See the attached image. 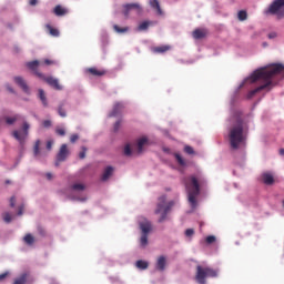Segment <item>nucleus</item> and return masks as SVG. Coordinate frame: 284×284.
<instances>
[{"label": "nucleus", "mask_w": 284, "mask_h": 284, "mask_svg": "<svg viewBox=\"0 0 284 284\" xmlns=\"http://www.w3.org/2000/svg\"><path fill=\"white\" fill-rule=\"evenodd\" d=\"M276 77L284 79V65L281 63H274L268 67L255 70L248 78L244 80V83H256V81H263V84L251 90L247 93L246 99L256 97V94L262 92V90H267V92H270V90H272L274 87L272 79H276Z\"/></svg>", "instance_id": "obj_1"}, {"label": "nucleus", "mask_w": 284, "mask_h": 284, "mask_svg": "<svg viewBox=\"0 0 284 284\" xmlns=\"http://www.w3.org/2000/svg\"><path fill=\"white\" fill-rule=\"evenodd\" d=\"M247 124L243 121V118H235V124H233L229 131V141L232 150H239L241 145H245L247 141Z\"/></svg>", "instance_id": "obj_2"}, {"label": "nucleus", "mask_w": 284, "mask_h": 284, "mask_svg": "<svg viewBox=\"0 0 284 284\" xmlns=\"http://www.w3.org/2000/svg\"><path fill=\"white\" fill-rule=\"evenodd\" d=\"M184 185L187 194V201L192 207V210H196L199 207V194H201V184L199 183V179L194 175H190L184 179Z\"/></svg>", "instance_id": "obj_3"}, {"label": "nucleus", "mask_w": 284, "mask_h": 284, "mask_svg": "<svg viewBox=\"0 0 284 284\" xmlns=\"http://www.w3.org/2000/svg\"><path fill=\"white\" fill-rule=\"evenodd\" d=\"M174 207V201L168 202V197L165 195H161L158 199L156 209L154 211L155 214H160L158 222L163 223L168 221V213L172 211Z\"/></svg>", "instance_id": "obj_4"}, {"label": "nucleus", "mask_w": 284, "mask_h": 284, "mask_svg": "<svg viewBox=\"0 0 284 284\" xmlns=\"http://www.w3.org/2000/svg\"><path fill=\"white\" fill-rule=\"evenodd\" d=\"M219 272L211 267L196 266L195 281L199 284H205L206 278H216Z\"/></svg>", "instance_id": "obj_5"}, {"label": "nucleus", "mask_w": 284, "mask_h": 284, "mask_svg": "<svg viewBox=\"0 0 284 284\" xmlns=\"http://www.w3.org/2000/svg\"><path fill=\"white\" fill-rule=\"evenodd\" d=\"M29 134H30V123L26 121L22 123L21 130H14L11 133L13 139H16V141L19 142L22 148L23 145H26V140L28 139Z\"/></svg>", "instance_id": "obj_6"}, {"label": "nucleus", "mask_w": 284, "mask_h": 284, "mask_svg": "<svg viewBox=\"0 0 284 284\" xmlns=\"http://www.w3.org/2000/svg\"><path fill=\"white\" fill-rule=\"evenodd\" d=\"M139 226L142 232L140 244L142 245V247H145V245H148V234L152 232V222L143 219L139 222Z\"/></svg>", "instance_id": "obj_7"}, {"label": "nucleus", "mask_w": 284, "mask_h": 284, "mask_svg": "<svg viewBox=\"0 0 284 284\" xmlns=\"http://www.w3.org/2000/svg\"><path fill=\"white\" fill-rule=\"evenodd\" d=\"M265 14H276L277 19H284V0H274Z\"/></svg>", "instance_id": "obj_8"}, {"label": "nucleus", "mask_w": 284, "mask_h": 284, "mask_svg": "<svg viewBox=\"0 0 284 284\" xmlns=\"http://www.w3.org/2000/svg\"><path fill=\"white\" fill-rule=\"evenodd\" d=\"M68 156H70V150H68V144H62L57 154L55 168H59V163H63V161H65Z\"/></svg>", "instance_id": "obj_9"}, {"label": "nucleus", "mask_w": 284, "mask_h": 284, "mask_svg": "<svg viewBox=\"0 0 284 284\" xmlns=\"http://www.w3.org/2000/svg\"><path fill=\"white\" fill-rule=\"evenodd\" d=\"M27 68H29V70H31L37 77H39V79H43V73L39 72V68H41L43 65L42 62L38 61V60H33L31 62H27Z\"/></svg>", "instance_id": "obj_10"}, {"label": "nucleus", "mask_w": 284, "mask_h": 284, "mask_svg": "<svg viewBox=\"0 0 284 284\" xmlns=\"http://www.w3.org/2000/svg\"><path fill=\"white\" fill-rule=\"evenodd\" d=\"M40 79L45 81V83H48V85L53 88V90H59V91L63 90V85L59 84V79L57 78L43 75V78H40Z\"/></svg>", "instance_id": "obj_11"}, {"label": "nucleus", "mask_w": 284, "mask_h": 284, "mask_svg": "<svg viewBox=\"0 0 284 284\" xmlns=\"http://www.w3.org/2000/svg\"><path fill=\"white\" fill-rule=\"evenodd\" d=\"M131 10H136L138 14H141V12H143V9L141 8V4H139V3H128V4H124V11H123L124 17H130V11Z\"/></svg>", "instance_id": "obj_12"}, {"label": "nucleus", "mask_w": 284, "mask_h": 284, "mask_svg": "<svg viewBox=\"0 0 284 284\" xmlns=\"http://www.w3.org/2000/svg\"><path fill=\"white\" fill-rule=\"evenodd\" d=\"M165 267H168V258L161 255L156 260L155 270H158V272H165Z\"/></svg>", "instance_id": "obj_13"}, {"label": "nucleus", "mask_w": 284, "mask_h": 284, "mask_svg": "<svg viewBox=\"0 0 284 284\" xmlns=\"http://www.w3.org/2000/svg\"><path fill=\"white\" fill-rule=\"evenodd\" d=\"M13 81L14 83H17V85H19V88H21L23 92H26V94H30V87H28V83L26 82V80H23V78L14 77Z\"/></svg>", "instance_id": "obj_14"}, {"label": "nucleus", "mask_w": 284, "mask_h": 284, "mask_svg": "<svg viewBox=\"0 0 284 284\" xmlns=\"http://www.w3.org/2000/svg\"><path fill=\"white\" fill-rule=\"evenodd\" d=\"M125 108V105H123V103L121 102H116L114 105H113V109L112 111L109 113V116L112 118V116H119V114H121V112H123V109Z\"/></svg>", "instance_id": "obj_15"}, {"label": "nucleus", "mask_w": 284, "mask_h": 284, "mask_svg": "<svg viewBox=\"0 0 284 284\" xmlns=\"http://www.w3.org/2000/svg\"><path fill=\"white\" fill-rule=\"evenodd\" d=\"M21 119V114H14L13 116H4L2 119H0V123H2L4 121V123H7V125H14V123H17V121H20Z\"/></svg>", "instance_id": "obj_16"}, {"label": "nucleus", "mask_w": 284, "mask_h": 284, "mask_svg": "<svg viewBox=\"0 0 284 284\" xmlns=\"http://www.w3.org/2000/svg\"><path fill=\"white\" fill-rule=\"evenodd\" d=\"M169 50H172V47L170 44L152 48V52H154V54H165V52H169Z\"/></svg>", "instance_id": "obj_17"}, {"label": "nucleus", "mask_w": 284, "mask_h": 284, "mask_svg": "<svg viewBox=\"0 0 284 284\" xmlns=\"http://www.w3.org/2000/svg\"><path fill=\"white\" fill-rule=\"evenodd\" d=\"M193 39H205L207 31L205 29H195L192 33Z\"/></svg>", "instance_id": "obj_18"}, {"label": "nucleus", "mask_w": 284, "mask_h": 284, "mask_svg": "<svg viewBox=\"0 0 284 284\" xmlns=\"http://www.w3.org/2000/svg\"><path fill=\"white\" fill-rule=\"evenodd\" d=\"M53 12H54L55 17H65V14H68V9L61 7V4H58L53 9Z\"/></svg>", "instance_id": "obj_19"}, {"label": "nucleus", "mask_w": 284, "mask_h": 284, "mask_svg": "<svg viewBox=\"0 0 284 284\" xmlns=\"http://www.w3.org/2000/svg\"><path fill=\"white\" fill-rule=\"evenodd\" d=\"M150 26H156V21H148V20L143 21L139 24L138 30L140 32H143V31L148 30V28H150Z\"/></svg>", "instance_id": "obj_20"}, {"label": "nucleus", "mask_w": 284, "mask_h": 284, "mask_svg": "<svg viewBox=\"0 0 284 284\" xmlns=\"http://www.w3.org/2000/svg\"><path fill=\"white\" fill-rule=\"evenodd\" d=\"M112 174H114V168L112 166H106L104 169V172L101 176V181H108V179H110V176H112Z\"/></svg>", "instance_id": "obj_21"}, {"label": "nucleus", "mask_w": 284, "mask_h": 284, "mask_svg": "<svg viewBox=\"0 0 284 284\" xmlns=\"http://www.w3.org/2000/svg\"><path fill=\"white\" fill-rule=\"evenodd\" d=\"M150 6L153 8V10H156V13L161 17L163 16V9H161V4L159 3V0H150Z\"/></svg>", "instance_id": "obj_22"}, {"label": "nucleus", "mask_w": 284, "mask_h": 284, "mask_svg": "<svg viewBox=\"0 0 284 284\" xmlns=\"http://www.w3.org/2000/svg\"><path fill=\"white\" fill-rule=\"evenodd\" d=\"M262 181L265 185H272L274 183V175L271 173H263Z\"/></svg>", "instance_id": "obj_23"}, {"label": "nucleus", "mask_w": 284, "mask_h": 284, "mask_svg": "<svg viewBox=\"0 0 284 284\" xmlns=\"http://www.w3.org/2000/svg\"><path fill=\"white\" fill-rule=\"evenodd\" d=\"M87 72H89V74H92V77H103L105 74L104 70H99L97 68H89L87 69Z\"/></svg>", "instance_id": "obj_24"}, {"label": "nucleus", "mask_w": 284, "mask_h": 284, "mask_svg": "<svg viewBox=\"0 0 284 284\" xmlns=\"http://www.w3.org/2000/svg\"><path fill=\"white\" fill-rule=\"evenodd\" d=\"M38 94L40 101L42 102V105H44V108H48V98L45 97V91H43V89H39Z\"/></svg>", "instance_id": "obj_25"}, {"label": "nucleus", "mask_w": 284, "mask_h": 284, "mask_svg": "<svg viewBox=\"0 0 284 284\" xmlns=\"http://www.w3.org/2000/svg\"><path fill=\"white\" fill-rule=\"evenodd\" d=\"M148 145V138H141L138 140V154L143 152V146Z\"/></svg>", "instance_id": "obj_26"}, {"label": "nucleus", "mask_w": 284, "mask_h": 284, "mask_svg": "<svg viewBox=\"0 0 284 284\" xmlns=\"http://www.w3.org/2000/svg\"><path fill=\"white\" fill-rule=\"evenodd\" d=\"M135 267H138V270H148L150 263L148 261L139 260L135 262Z\"/></svg>", "instance_id": "obj_27"}, {"label": "nucleus", "mask_w": 284, "mask_h": 284, "mask_svg": "<svg viewBox=\"0 0 284 284\" xmlns=\"http://www.w3.org/2000/svg\"><path fill=\"white\" fill-rule=\"evenodd\" d=\"M45 28L51 37H59L60 34L59 29H55L50 24H47Z\"/></svg>", "instance_id": "obj_28"}, {"label": "nucleus", "mask_w": 284, "mask_h": 284, "mask_svg": "<svg viewBox=\"0 0 284 284\" xmlns=\"http://www.w3.org/2000/svg\"><path fill=\"white\" fill-rule=\"evenodd\" d=\"M28 281V274L23 273L20 277L16 278L13 284H26Z\"/></svg>", "instance_id": "obj_29"}, {"label": "nucleus", "mask_w": 284, "mask_h": 284, "mask_svg": "<svg viewBox=\"0 0 284 284\" xmlns=\"http://www.w3.org/2000/svg\"><path fill=\"white\" fill-rule=\"evenodd\" d=\"M23 241L27 245H33L34 243V235L28 233L27 235H24Z\"/></svg>", "instance_id": "obj_30"}, {"label": "nucleus", "mask_w": 284, "mask_h": 284, "mask_svg": "<svg viewBox=\"0 0 284 284\" xmlns=\"http://www.w3.org/2000/svg\"><path fill=\"white\" fill-rule=\"evenodd\" d=\"M40 148H41V140H37L33 146L34 156H39V154H41Z\"/></svg>", "instance_id": "obj_31"}, {"label": "nucleus", "mask_w": 284, "mask_h": 284, "mask_svg": "<svg viewBox=\"0 0 284 284\" xmlns=\"http://www.w3.org/2000/svg\"><path fill=\"white\" fill-rule=\"evenodd\" d=\"M71 190H74L75 192H83V190H85V186L81 183H75L71 186Z\"/></svg>", "instance_id": "obj_32"}, {"label": "nucleus", "mask_w": 284, "mask_h": 284, "mask_svg": "<svg viewBox=\"0 0 284 284\" xmlns=\"http://www.w3.org/2000/svg\"><path fill=\"white\" fill-rule=\"evenodd\" d=\"M237 19H239L240 21H245V20H247V11H245V10L239 11V13H237Z\"/></svg>", "instance_id": "obj_33"}, {"label": "nucleus", "mask_w": 284, "mask_h": 284, "mask_svg": "<svg viewBox=\"0 0 284 284\" xmlns=\"http://www.w3.org/2000/svg\"><path fill=\"white\" fill-rule=\"evenodd\" d=\"M215 242H216V236H214V235H209L205 237V243L207 245H213V243H215Z\"/></svg>", "instance_id": "obj_34"}, {"label": "nucleus", "mask_w": 284, "mask_h": 284, "mask_svg": "<svg viewBox=\"0 0 284 284\" xmlns=\"http://www.w3.org/2000/svg\"><path fill=\"white\" fill-rule=\"evenodd\" d=\"M113 30H115V32H118L119 34H123V32H128V27L121 28L118 24H115L113 27Z\"/></svg>", "instance_id": "obj_35"}, {"label": "nucleus", "mask_w": 284, "mask_h": 284, "mask_svg": "<svg viewBox=\"0 0 284 284\" xmlns=\"http://www.w3.org/2000/svg\"><path fill=\"white\" fill-rule=\"evenodd\" d=\"M174 156H175L179 165L185 166V160L183 159V156H181V154L175 153Z\"/></svg>", "instance_id": "obj_36"}, {"label": "nucleus", "mask_w": 284, "mask_h": 284, "mask_svg": "<svg viewBox=\"0 0 284 284\" xmlns=\"http://www.w3.org/2000/svg\"><path fill=\"white\" fill-rule=\"evenodd\" d=\"M124 154L125 156H132V148L130 146V144H126L124 146Z\"/></svg>", "instance_id": "obj_37"}, {"label": "nucleus", "mask_w": 284, "mask_h": 284, "mask_svg": "<svg viewBox=\"0 0 284 284\" xmlns=\"http://www.w3.org/2000/svg\"><path fill=\"white\" fill-rule=\"evenodd\" d=\"M3 221L4 223H12V215L10 213H4Z\"/></svg>", "instance_id": "obj_38"}, {"label": "nucleus", "mask_w": 284, "mask_h": 284, "mask_svg": "<svg viewBox=\"0 0 284 284\" xmlns=\"http://www.w3.org/2000/svg\"><path fill=\"white\" fill-rule=\"evenodd\" d=\"M42 65H57V61L54 60H50V59H45L43 62H41Z\"/></svg>", "instance_id": "obj_39"}, {"label": "nucleus", "mask_w": 284, "mask_h": 284, "mask_svg": "<svg viewBox=\"0 0 284 284\" xmlns=\"http://www.w3.org/2000/svg\"><path fill=\"white\" fill-rule=\"evenodd\" d=\"M55 133L58 134V136H65V129L57 128Z\"/></svg>", "instance_id": "obj_40"}, {"label": "nucleus", "mask_w": 284, "mask_h": 284, "mask_svg": "<svg viewBox=\"0 0 284 284\" xmlns=\"http://www.w3.org/2000/svg\"><path fill=\"white\" fill-rule=\"evenodd\" d=\"M58 114L62 118H65L67 116V113H65V110L63 109L62 105L59 106L58 109Z\"/></svg>", "instance_id": "obj_41"}, {"label": "nucleus", "mask_w": 284, "mask_h": 284, "mask_svg": "<svg viewBox=\"0 0 284 284\" xmlns=\"http://www.w3.org/2000/svg\"><path fill=\"white\" fill-rule=\"evenodd\" d=\"M184 152L186 154H194V149L192 146H190V145H185L184 146Z\"/></svg>", "instance_id": "obj_42"}, {"label": "nucleus", "mask_w": 284, "mask_h": 284, "mask_svg": "<svg viewBox=\"0 0 284 284\" xmlns=\"http://www.w3.org/2000/svg\"><path fill=\"white\" fill-rule=\"evenodd\" d=\"M81 152L79 153V159H85V152H88V148L82 146Z\"/></svg>", "instance_id": "obj_43"}, {"label": "nucleus", "mask_w": 284, "mask_h": 284, "mask_svg": "<svg viewBox=\"0 0 284 284\" xmlns=\"http://www.w3.org/2000/svg\"><path fill=\"white\" fill-rule=\"evenodd\" d=\"M185 236H187V239H191V236H194V229H187L185 231Z\"/></svg>", "instance_id": "obj_44"}, {"label": "nucleus", "mask_w": 284, "mask_h": 284, "mask_svg": "<svg viewBox=\"0 0 284 284\" xmlns=\"http://www.w3.org/2000/svg\"><path fill=\"white\" fill-rule=\"evenodd\" d=\"M38 233L40 234V236H45L47 234L45 229L43 226H38Z\"/></svg>", "instance_id": "obj_45"}, {"label": "nucleus", "mask_w": 284, "mask_h": 284, "mask_svg": "<svg viewBox=\"0 0 284 284\" xmlns=\"http://www.w3.org/2000/svg\"><path fill=\"white\" fill-rule=\"evenodd\" d=\"M42 125H43V128H52V121H50V120H44V121L42 122Z\"/></svg>", "instance_id": "obj_46"}, {"label": "nucleus", "mask_w": 284, "mask_h": 284, "mask_svg": "<svg viewBox=\"0 0 284 284\" xmlns=\"http://www.w3.org/2000/svg\"><path fill=\"white\" fill-rule=\"evenodd\" d=\"M71 143H77L79 141V135L78 134H72L70 138Z\"/></svg>", "instance_id": "obj_47"}, {"label": "nucleus", "mask_w": 284, "mask_h": 284, "mask_svg": "<svg viewBox=\"0 0 284 284\" xmlns=\"http://www.w3.org/2000/svg\"><path fill=\"white\" fill-rule=\"evenodd\" d=\"M120 128H121V121H116V122L114 123V126H113L114 132H116L118 130H120Z\"/></svg>", "instance_id": "obj_48"}, {"label": "nucleus", "mask_w": 284, "mask_h": 284, "mask_svg": "<svg viewBox=\"0 0 284 284\" xmlns=\"http://www.w3.org/2000/svg\"><path fill=\"white\" fill-rule=\"evenodd\" d=\"M16 203H17V197L11 196V199H10V207H14Z\"/></svg>", "instance_id": "obj_49"}, {"label": "nucleus", "mask_w": 284, "mask_h": 284, "mask_svg": "<svg viewBox=\"0 0 284 284\" xmlns=\"http://www.w3.org/2000/svg\"><path fill=\"white\" fill-rule=\"evenodd\" d=\"M8 274H10V273L6 272V273L0 274V283H1V281H6V278H8Z\"/></svg>", "instance_id": "obj_50"}, {"label": "nucleus", "mask_w": 284, "mask_h": 284, "mask_svg": "<svg viewBox=\"0 0 284 284\" xmlns=\"http://www.w3.org/2000/svg\"><path fill=\"white\" fill-rule=\"evenodd\" d=\"M54 144V142L52 140L47 142V150H52V145Z\"/></svg>", "instance_id": "obj_51"}, {"label": "nucleus", "mask_w": 284, "mask_h": 284, "mask_svg": "<svg viewBox=\"0 0 284 284\" xmlns=\"http://www.w3.org/2000/svg\"><path fill=\"white\" fill-rule=\"evenodd\" d=\"M23 205H20L18 209V216H22L23 215Z\"/></svg>", "instance_id": "obj_52"}, {"label": "nucleus", "mask_w": 284, "mask_h": 284, "mask_svg": "<svg viewBox=\"0 0 284 284\" xmlns=\"http://www.w3.org/2000/svg\"><path fill=\"white\" fill-rule=\"evenodd\" d=\"M277 34L276 32L268 33V39H276Z\"/></svg>", "instance_id": "obj_53"}, {"label": "nucleus", "mask_w": 284, "mask_h": 284, "mask_svg": "<svg viewBox=\"0 0 284 284\" xmlns=\"http://www.w3.org/2000/svg\"><path fill=\"white\" fill-rule=\"evenodd\" d=\"M38 1L37 0H30L29 6H37Z\"/></svg>", "instance_id": "obj_54"}, {"label": "nucleus", "mask_w": 284, "mask_h": 284, "mask_svg": "<svg viewBox=\"0 0 284 284\" xmlns=\"http://www.w3.org/2000/svg\"><path fill=\"white\" fill-rule=\"evenodd\" d=\"M7 90H9L11 92V94H14V89H12V87L7 85Z\"/></svg>", "instance_id": "obj_55"}, {"label": "nucleus", "mask_w": 284, "mask_h": 284, "mask_svg": "<svg viewBox=\"0 0 284 284\" xmlns=\"http://www.w3.org/2000/svg\"><path fill=\"white\" fill-rule=\"evenodd\" d=\"M45 176H47L48 181H52V173H47Z\"/></svg>", "instance_id": "obj_56"}, {"label": "nucleus", "mask_w": 284, "mask_h": 284, "mask_svg": "<svg viewBox=\"0 0 284 284\" xmlns=\"http://www.w3.org/2000/svg\"><path fill=\"white\" fill-rule=\"evenodd\" d=\"M281 156H284V149H280Z\"/></svg>", "instance_id": "obj_57"}, {"label": "nucleus", "mask_w": 284, "mask_h": 284, "mask_svg": "<svg viewBox=\"0 0 284 284\" xmlns=\"http://www.w3.org/2000/svg\"><path fill=\"white\" fill-rule=\"evenodd\" d=\"M6 184H7V185H10V180H7V181H6Z\"/></svg>", "instance_id": "obj_58"}, {"label": "nucleus", "mask_w": 284, "mask_h": 284, "mask_svg": "<svg viewBox=\"0 0 284 284\" xmlns=\"http://www.w3.org/2000/svg\"><path fill=\"white\" fill-rule=\"evenodd\" d=\"M81 201H85V199H81Z\"/></svg>", "instance_id": "obj_59"}, {"label": "nucleus", "mask_w": 284, "mask_h": 284, "mask_svg": "<svg viewBox=\"0 0 284 284\" xmlns=\"http://www.w3.org/2000/svg\"><path fill=\"white\" fill-rule=\"evenodd\" d=\"M283 207H284V200H283Z\"/></svg>", "instance_id": "obj_60"}]
</instances>
